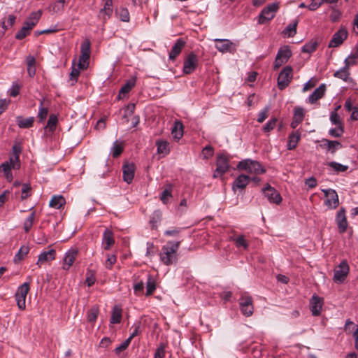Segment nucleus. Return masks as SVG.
Segmentation results:
<instances>
[{"instance_id":"b1692460","label":"nucleus","mask_w":358,"mask_h":358,"mask_svg":"<svg viewBox=\"0 0 358 358\" xmlns=\"http://www.w3.org/2000/svg\"><path fill=\"white\" fill-rule=\"evenodd\" d=\"M250 180V178L246 175H240L234 182L232 188L234 190L236 189H244Z\"/></svg>"},{"instance_id":"aec40b11","label":"nucleus","mask_w":358,"mask_h":358,"mask_svg":"<svg viewBox=\"0 0 358 358\" xmlns=\"http://www.w3.org/2000/svg\"><path fill=\"white\" fill-rule=\"evenodd\" d=\"M122 173L124 181L130 184L134 177L135 165L133 163L124 164L122 167Z\"/></svg>"},{"instance_id":"0eeeda50","label":"nucleus","mask_w":358,"mask_h":358,"mask_svg":"<svg viewBox=\"0 0 358 358\" xmlns=\"http://www.w3.org/2000/svg\"><path fill=\"white\" fill-rule=\"evenodd\" d=\"M292 69L290 66H285L280 73L278 78V87L280 90L287 87L292 78Z\"/></svg>"},{"instance_id":"e2e57ef3","label":"nucleus","mask_w":358,"mask_h":358,"mask_svg":"<svg viewBox=\"0 0 358 358\" xmlns=\"http://www.w3.org/2000/svg\"><path fill=\"white\" fill-rule=\"evenodd\" d=\"M214 153V150L212 146L210 145H206L202 150V154L203 155V157L206 159H208L209 157H212Z\"/></svg>"},{"instance_id":"de8ad7c7","label":"nucleus","mask_w":358,"mask_h":358,"mask_svg":"<svg viewBox=\"0 0 358 358\" xmlns=\"http://www.w3.org/2000/svg\"><path fill=\"white\" fill-rule=\"evenodd\" d=\"M317 45H318V43L317 41H311L309 43H306L302 47V52L310 54V53L313 52L317 49Z\"/></svg>"},{"instance_id":"dca6fc26","label":"nucleus","mask_w":358,"mask_h":358,"mask_svg":"<svg viewBox=\"0 0 358 358\" xmlns=\"http://www.w3.org/2000/svg\"><path fill=\"white\" fill-rule=\"evenodd\" d=\"M323 306V299L318 296L313 295L310 301V308L312 314L318 316L321 314Z\"/></svg>"},{"instance_id":"f3484780","label":"nucleus","mask_w":358,"mask_h":358,"mask_svg":"<svg viewBox=\"0 0 358 358\" xmlns=\"http://www.w3.org/2000/svg\"><path fill=\"white\" fill-rule=\"evenodd\" d=\"M78 254V250L76 248H71L66 252L65 257L64 258V264L62 266L63 269H69V268L72 266L74 261L76 260Z\"/></svg>"},{"instance_id":"ea45409f","label":"nucleus","mask_w":358,"mask_h":358,"mask_svg":"<svg viewBox=\"0 0 358 358\" xmlns=\"http://www.w3.org/2000/svg\"><path fill=\"white\" fill-rule=\"evenodd\" d=\"M33 29L29 24L24 23L23 27L16 34L15 38L19 40L24 38L29 34V31Z\"/></svg>"},{"instance_id":"f03ea898","label":"nucleus","mask_w":358,"mask_h":358,"mask_svg":"<svg viewBox=\"0 0 358 358\" xmlns=\"http://www.w3.org/2000/svg\"><path fill=\"white\" fill-rule=\"evenodd\" d=\"M237 168L239 170H245L250 173H254L257 175L264 173L266 171V169L259 162L250 159L240 162L237 165Z\"/></svg>"},{"instance_id":"412c9836","label":"nucleus","mask_w":358,"mask_h":358,"mask_svg":"<svg viewBox=\"0 0 358 358\" xmlns=\"http://www.w3.org/2000/svg\"><path fill=\"white\" fill-rule=\"evenodd\" d=\"M185 45V42L182 38L178 39L172 47L169 58L171 61H175L176 57L180 54L182 50Z\"/></svg>"},{"instance_id":"e433bc0d","label":"nucleus","mask_w":358,"mask_h":358,"mask_svg":"<svg viewBox=\"0 0 358 358\" xmlns=\"http://www.w3.org/2000/svg\"><path fill=\"white\" fill-rule=\"evenodd\" d=\"M298 22V20H295L292 23L289 24L283 31V34H287L288 37H293L296 34Z\"/></svg>"},{"instance_id":"f8f14e48","label":"nucleus","mask_w":358,"mask_h":358,"mask_svg":"<svg viewBox=\"0 0 358 358\" xmlns=\"http://www.w3.org/2000/svg\"><path fill=\"white\" fill-rule=\"evenodd\" d=\"M292 56L291 50L287 48H281L278 50L274 62V68L278 69L283 64L286 63Z\"/></svg>"},{"instance_id":"2f4dec72","label":"nucleus","mask_w":358,"mask_h":358,"mask_svg":"<svg viewBox=\"0 0 358 358\" xmlns=\"http://www.w3.org/2000/svg\"><path fill=\"white\" fill-rule=\"evenodd\" d=\"M34 117H30L23 119L22 117H17V124L20 128H30L33 126Z\"/></svg>"},{"instance_id":"0e129e2a","label":"nucleus","mask_w":358,"mask_h":358,"mask_svg":"<svg viewBox=\"0 0 358 358\" xmlns=\"http://www.w3.org/2000/svg\"><path fill=\"white\" fill-rule=\"evenodd\" d=\"M324 2V0H312L310 5L308 6V8L314 11L317 10Z\"/></svg>"},{"instance_id":"c9c22d12","label":"nucleus","mask_w":358,"mask_h":358,"mask_svg":"<svg viewBox=\"0 0 358 358\" xmlns=\"http://www.w3.org/2000/svg\"><path fill=\"white\" fill-rule=\"evenodd\" d=\"M122 319V309L115 306L113 308L112 315L110 317V322L112 324H118L121 322Z\"/></svg>"},{"instance_id":"7ed1b4c3","label":"nucleus","mask_w":358,"mask_h":358,"mask_svg":"<svg viewBox=\"0 0 358 358\" xmlns=\"http://www.w3.org/2000/svg\"><path fill=\"white\" fill-rule=\"evenodd\" d=\"M278 8L279 6L277 3L269 4L264 8L259 15V24H263L271 21L275 17Z\"/></svg>"},{"instance_id":"79ce46f5","label":"nucleus","mask_w":358,"mask_h":358,"mask_svg":"<svg viewBox=\"0 0 358 358\" xmlns=\"http://www.w3.org/2000/svg\"><path fill=\"white\" fill-rule=\"evenodd\" d=\"M112 7H113V1L112 0H106L104 3L103 8L100 10L98 17H101V15H102V13L103 12H106L107 17H111L112 13H113Z\"/></svg>"},{"instance_id":"680f3d73","label":"nucleus","mask_w":358,"mask_h":358,"mask_svg":"<svg viewBox=\"0 0 358 358\" xmlns=\"http://www.w3.org/2000/svg\"><path fill=\"white\" fill-rule=\"evenodd\" d=\"M31 187L29 184H23L22 188V199H25L30 196Z\"/></svg>"},{"instance_id":"338daca9","label":"nucleus","mask_w":358,"mask_h":358,"mask_svg":"<svg viewBox=\"0 0 358 358\" xmlns=\"http://www.w3.org/2000/svg\"><path fill=\"white\" fill-rule=\"evenodd\" d=\"M165 356V347L164 344H161L155 353V358H164Z\"/></svg>"},{"instance_id":"58836bf2","label":"nucleus","mask_w":358,"mask_h":358,"mask_svg":"<svg viewBox=\"0 0 358 358\" xmlns=\"http://www.w3.org/2000/svg\"><path fill=\"white\" fill-rule=\"evenodd\" d=\"M334 76L344 81H347L350 76V70L348 69V67L344 66L336 71L334 73Z\"/></svg>"},{"instance_id":"864d4df0","label":"nucleus","mask_w":358,"mask_h":358,"mask_svg":"<svg viewBox=\"0 0 358 358\" xmlns=\"http://www.w3.org/2000/svg\"><path fill=\"white\" fill-rule=\"evenodd\" d=\"M305 116L304 110L301 107H296L294 108V116L293 118L299 121V122H302Z\"/></svg>"},{"instance_id":"20e7f679","label":"nucleus","mask_w":358,"mask_h":358,"mask_svg":"<svg viewBox=\"0 0 358 358\" xmlns=\"http://www.w3.org/2000/svg\"><path fill=\"white\" fill-rule=\"evenodd\" d=\"M30 289L29 283L24 282L20 285L15 293V300L19 309L24 310L26 307L25 300Z\"/></svg>"},{"instance_id":"6ab92c4d","label":"nucleus","mask_w":358,"mask_h":358,"mask_svg":"<svg viewBox=\"0 0 358 358\" xmlns=\"http://www.w3.org/2000/svg\"><path fill=\"white\" fill-rule=\"evenodd\" d=\"M55 257L56 251L55 249L52 248L48 251H44L39 255L36 264L41 267L43 264L54 260Z\"/></svg>"},{"instance_id":"13d9d810","label":"nucleus","mask_w":358,"mask_h":358,"mask_svg":"<svg viewBox=\"0 0 358 358\" xmlns=\"http://www.w3.org/2000/svg\"><path fill=\"white\" fill-rule=\"evenodd\" d=\"M277 122L276 118H272L263 127V130L265 132H269L270 131L273 130L274 127H275Z\"/></svg>"},{"instance_id":"9b49d317","label":"nucleus","mask_w":358,"mask_h":358,"mask_svg":"<svg viewBox=\"0 0 358 358\" xmlns=\"http://www.w3.org/2000/svg\"><path fill=\"white\" fill-rule=\"evenodd\" d=\"M327 199L325 205L330 208H336L339 205L338 196L336 192L332 189H322Z\"/></svg>"},{"instance_id":"09e8293b","label":"nucleus","mask_w":358,"mask_h":358,"mask_svg":"<svg viewBox=\"0 0 358 358\" xmlns=\"http://www.w3.org/2000/svg\"><path fill=\"white\" fill-rule=\"evenodd\" d=\"M123 152V146L122 143H118L117 141L113 143L111 148V153L114 158L118 157Z\"/></svg>"},{"instance_id":"c756f323","label":"nucleus","mask_w":358,"mask_h":358,"mask_svg":"<svg viewBox=\"0 0 358 358\" xmlns=\"http://www.w3.org/2000/svg\"><path fill=\"white\" fill-rule=\"evenodd\" d=\"M42 15V11L38 10L36 12H32L28 19L24 22L25 24H29L31 27H34L38 20H40Z\"/></svg>"},{"instance_id":"39448f33","label":"nucleus","mask_w":358,"mask_h":358,"mask_svg":"<svg viewBox=\"0 0 358 358\" xmlns=\"http://www.w3.org/2000/svg\"><path fill=\"white\" fill-rule=\"evenodd\" d=\"M81 55L79 58L78 67L80 69H86L89 64L90 55V41L85 40L80 47Z\"/></svg>"},{"instance_id":"2eb2a0df","label":"nucleus","mask_w":358,"mask_h":358,"mask_svg":"<svg viewBox=\"0 0 358 358\" xmlns=\"http://www.w3.org/2000/svg\"><path fill=\"white\" fill-rule=\"evenodd\" d=\"M348 31L345 28H341L338 31H336L332 37L331 40L329 47V48H335L341 45L343 41L347 38Z\"/></svg>"},{"instance_id":"3c124183","label":"nucleus","mask_w":358,"mask_h":358,"mask_svg":"<svg viewBox=\"0 0 358 358\" xmlns=\"http://www.w3.org/2000/svg\"><path fill=\"white\" fill-rule=\"evenodd\" d=\"M330 167H331L336 172H345L348 169V166L343 165L338 162H331L328 164Z\"/></svg>"},{"instance_id":"5701e85b","label":"nucleus","mask_w":358,"mask_h":358,"mask_svg":"<svg viewBox=\"0 0 358 358\" xmlns=\"http://www.w3.org/2000/svg\"><path fill=\"white\" fill-rule=\"evenodd\" d=\"M215 42V48L217 50L221 52H231V48L233 45V43L227 39H219L216 38L214 40Z\"/></svg>"},{"instance_id":"49530a36","label":"nucleus","mask_w":358,"mask_h":358,"mask_svg":"<svg viewBox=\"0 0 358 358\" xmlns=\"http://www.w3.org/2000/svg\"><path fill=\"white\" fill-rule=\"evenodd\" d=\"M35 215H36L35 211H33L28 216V217L25 220V221L24 222L23 227H24V230L26 233H28L30 231V229H31V227L33 226L34 220L35 219Z\"/></svg>"},{"instance_id":"37998d69","label":"nucleus","mask_w":358,"mask_h":358,"mask_svg":"<svg viewBox=\"0 0 358 358\" xmlns=\"http://www.w3.org/2000/svg\"><path fill=\"white\" fill-rule=\"evenodd\" d=\"M341 108V106L336 107V108L331 113L330 120L333 124L337 125L338 127L343 126L340 116L337 113V110Z\"/></svg>"},{"instance_id":"a878e982","label":"nucleus","mask_w":358,"mask_h":358,"mask_svg":"<svg viewBox=\"0 0 358 358\" xmlns=\"http://www.w3.org/2000/svg\"><path fill=\"white\" fill-rule=\"evenodd\" d=\"M12 169H13V164H10V161H6L2 163L0 166V172L3 173L6 179L8 182H11L13 180Z\"/></svg>"},{"instance_id":"5fc2aeb1","label":"nucleus","mask_w":358,"mask_h":358,"mask_svg":"<svg viewBox=\"0 0 358 358\" xmlns=\"http://www.w3.org/2000/svg\"><path fill=\"white\" fill-rule=\"evenodd\" d=\"M234 241L237 248L243 247L245 250L248 248V244L245 241L244 236H238L234 238Z\"/></svg>"},{"instance_id":"9d476101","label":"nucleus","mask_w":358,"mask_h":358,"mask_svg":"<svg viewBox=\"0 0 358 358\" xmlns=\"http://www.w3.org/2000/svg\"><path fill=\"white\" fill-rule=\"evenodd\" d=\"M198 66V58L193 52H190L184 60L183 73L190 74L196 69Z\"/></svg>"},{"instance_id":"bb28decb","label":"nucleus","mask_w":358,"mask_h":358,"mask_svg":"<svg viewBox=\"0 0 358 358\" xmlns=\"http://www.w3.org/2000/svg\"><path fill=\"white\" fill-rule=\"evenodd\" d=\"M115 243L113 234L109 229H106L103 234V244L104 249L108 250Z\"/></svg>"},{"instance_id":"c03bdc74","label":"nucleus","mask_w":358,"mask_h":358,"mask_svg":"<svg viewBox=\"0 0 358 358\" xmlns=\"http://www.w3.org/2000/svg\"><path fill=\"white\" fill-rule=\"evenodd\" d=\"M65 0H58L50 6L53 13H62L64 8Z\"/></svg>"},{"instance_id":"a18cd8bd","label":"nucleus","mask_w":358,"mask_h":358,"mask_svg":"<svg viewBox=\"0 0 358 358\" xmlns=\"http://www.w3.org/2000/svg\"><path fill=\"white\" fill-rule=\"evenodd\" d=\"M135 85V80H128L120 89L119 92V97H121L122 94H127L130 92V90L134 87Z\"/></svg>"},{"instance_id":"ddd939ff","label":"nucleus","mask_w":358,"mask_h":358,"mask_svg":"<svg viewBox=\"0 0 358 358\" xmlns=\"http://www.w3.org/2000/svg\"><path fill=\"white\" fill-rule=\"evenodd\" d=\"M264 196L271 203L279 204L282 201V197L280 193L271 185H267L262 189Z\"/></svg>"},{"instance_id":"423d86ee","label":"nucleus","mask_w":358,"mask_h":358,"mask_svg":"<svg viewBox=\"0 0 358 358\" xmlns=\"http://www.w3.org/2000/svg\"><path fill=\"white\" fill-rule=\"evenodd\" d=\"M216 169L213 173L214 178L222 176L229 169V158L225 154L220 155L216 162Z\"/></svg>"},{"instance_id":"7c9ffc66","label":"nucleus","mask_w":358,"mask_h":358,"mask_svg":"<svg viewBox=\"0 0 358 358\" xmlns=\"http://www.w3.org/2000/svg\"><path fill=\"white\" fill-rule=\"evenodd\" d=\"M171 133L175 139L180 140L183 135L182 124L180 122H176Z\"/></svg>"},{"instance_id":"f704fd0d","label":"nucleus","mask_w":358,"mask_h":358,"mask_svg":"<svg viewBox=\"0 0 358 358\" xmlns=\"http://www.w3.org/2000/svg\"><path fill=\"white\" fill-rule=\"evenodd\" d=\"M157 153L166 155L169 152V143L166 141H157L156 142Z\"/></svg>"},{"instance_id":"cd10ccee","label":"nucleus","mask_w":358,"mask_h":358,"mask_svg":"<svg viewBox=\"0 0 358 358\" xmlns=\"http://www.w3.org/2000/svg\"><path fill=\"white\" fill-rule=\"evenodd\" d=\"M322 142L324 143L322 146L327 148L332 154L335 153L337 150L342 148L341 143L337 141L324 139Z\"/></svg>"},{"instance_id":"a211bd4d","label":"nucleus","mask_w":358,"mask_h":358,"mask_svg":"<svg viewBox=\"0 0 358 358\" xmlns=\"http://www.w3.org/2000/svg\"><path fill=\"white\" fill-rule=\"evenodd\" d=\"M22 152V148L20 145H14L12 148V155L9 157L10 164H13V169H20V155Z\"/></svg>"},{"instance_id":"603ef678","label":"nucleus","mask_w":358,"mask_h":358,"mask_svg":"<svg viewBox=\"0 0 358 358\" xmlns=\"http://www.w3.org/2000/svg\"><path fill=\"white\" fill-rule=\"evenodd\" d=\"M99 313V309L97 307L91 308L87 313V320L90 322H94L96 321Z\"/></svg>"},{"instance_id":"774afa93","label":"nucleus","mask_w":358,"mask_h":358,"mask_svg":"<svg viewBox=\"0 0 358 358\" xmlns=\"http://www.w3.org/2000/svg\"><path fill=\"white\" fill-rule=\"evenodd\" d=\"M130 339L125 340L122 343H121L118 347H117L115 350L117 354L120 353L122 351L124 350L127 348L129 345L130 344Z\"/></svg>"},{"instance_id":"72a5a7b5","label":"nucleus","mask_w":358,"mask_h":358,"mask_svg":"<svg viewBox=\"0 0 358 358\" xmlns=\"http://www.w3.org/2000/svg\"><path fill=\"white\" fill-rule=\"evenodd\" d=\"M65 204V199L62 196H54L50 201V206L59 209Z\"/></svg>"},{"instance_id":"473e14b6","label":"nucleus","mask_w":358,"mask_h":358,"mask_svg":"<svg viewBox=\"0 0 358 358\" xmlns=\"http://www.w3.org/2000/svg\"><path fill=\"white\" fill-rule=\"evenodd\" d=\"M156 289V282L151 275H148V280L146 282V296H150Z\"/></svg>"},{"instance_id":"a19ab883","label":"nucleus","mask_w":358,"mask_h":358,"mask_svg":"<svg viewBox=\"0 0 358 358\" xmlns=\"http://www.w3.org/2000/svg\"><path fill=\"white\" fill-rule=\"evenodd\" d=\"M29 251V248L28 246L23 245L22 246L17 253L15 255L14 257V262L17 263L22 260L24 257L28 254Z\"/></svg>"},{"instance_id":"052dcab7","label":"nucleus","mask_w":358,"mask_h":358,"mask_svg":"<svg viewBox=\"0 0 358 358\" xmlns=\"http://www.w3.org/2000/svg\"><path fill=\"white\" fill-rule=\"evenodd\" d=\"M117 259L116 256L114 255H108V258L106 260L105 262V266L106 268L111 269L112 266L115 264L116 262Z\"/></svg>"},{"instance_id":"69168bd1","label":"nucleus","mask_w":358,"mask_h":358,"mask_svg":"<svg viewBox=\"0 0 358 358\" xmlns=\"http://www.w3.org/2000/svg\"><path fill=\"white\" fill-rule=\"evenodd\" d=\"M80 69H76V67H73L72 70L70 73V80L73 82L72 85L76 83L78 80V77L80 75Z\"/></svg>"},{"instance_id":"393cba45","label":"nucleus","mask_w":358,"mask_h":358,"mask_svg":"<svg viewBox=\"0 0 358 358\" xmlns=\"http://www.w3.org/2000/svg\"><path fill=\"white\" fill-rule=\"evenodd\" d=\"M57 122V116L55 114H51L49 117L47 124L44 128L46 135H50L53 134L56 129Z\"/></svg>"},{"instance_id":"4d7b16f0","label":"nucleus","mask_w":358,"mask_h":358,"mask_svg":"<svg viewBox=\"0 0 358 358\" xmlns=\"http://www.w3.org/2000/svg\"><path fill=\"white\" fill-rule=\"evenodd\" d=\"M343 132V126H340L338 127V128H333L329 130V134L335 138L341 137Z\"/></svg>"},{"instance_id":"c85d7f7f","label":"nucleus","mask_w":358,"mask_h":358,"mask_svg":"<svg viewBox=\"0 0 358 358\" xmlns=\"http://www.w3.org/2000/svg\"><path fill=\"white\" fill-rule=\"evenodd\" d=\"M301 138V134L299 131H296L291 134L289 136L287 149L292 150L296 148L297 143Z\"/></svg>"},{"instance_id":"bf43d9fd","label":"nucleus","mask_w":358,"mask_h":358,"mask_svg":"<svg viewBox=\"0 0 358 358\" xmlns=\"http://www.w3.org/2000/svg\"><path fill=\"white\" fill-rule=\"evenodd\" d=\"M269 110L270 107L267 106L264 108L262 111L259 112L257 118V121L259 122L262 123L267 118Z\"/></svg>"},{"instance_id":"1a4fd4ad","label":"nucleus","mask_w":358,"mask_h":358,"mask_svg":"<svg viewBox=\"0 0 358 358\" xmlns=\"http://www.w3.org/2000/svg\"><path fill=\"white\" fill-rule=\"evenodd\" d=\"M349 266L346 261H343L334 270V280L341 283L345 280L349 273Z\"/></svg>"},{"instance_id":"6e6d98bb","label":"nucleus","mask_w":358,"mask_h":358,"mask_svg":"<svg viewBox=\"0 0 358 358\" xmlns=\"http://www.w3.org/2000/svg\"><path fill=\"white\" fill-rule=\"evenodd\" d=\"M43 101H41V105L39 107V110H38V117L40 122H43L46 119V117L48 115V109L47 108L43 107Z\"/></svg>"},{"instance_id":"4468645a","label":"nucleus","mask_w":358,"mask_h":358,"mask_svg":"<svg viewBox=\"0 0 358 358\" xmlns=\"http://www.w3.org/2000/svg\"><path fill=\"white\" fill-rule=\"evenodd\" d=\"M336 222L337 224L338 231L341 234H343L346 231L348 227V222L345 215V208H341L337 212L336 216Z\"/></svg>"},{"instance_id":"4c0bfd02","label":"nucleus","mask_w":358,"mask_h":358,"mask_svg":"<svg viewBox=\"0 0 358 358\" xmlns=\"http://www.w3.org/2000/svg\"><path fill=\"white\" fill-rule=\"evenodd\" d=\"M116 15L122 22H128L130 20L129 13L126 8L120 7L116 9Z\"/></svg>"},{"instance_id":"4be33fe9","label":"nucleus","mask_w":358,"mask_h":358,"mask_svg":"<svg viewBox=\"0 0 358 358\" xmlns=\"http://www.w3.org/2000/svg\"><path fill=\"white\" fill-rule=\"evenodd\" d=\"M326 92V85L324 84L320 85L316 88L314 92L309 96L308 101L310 103H315L319 99L322 98Z\"/></svg>"},{"instance_id":"8fccbe9b","label":"nucleus","mask_w":358,"mask_h":358,"mask_svg":"<svg viewBox=\"0 0 358 358\" xmlns=\"http://www.w3.org/2000/svg\"><path fill=\"white\" fill-rule=\"evenodd\" d=\"M171 189V185H169L163 191L160 196V199L163 203L166 204L169 201V199L172 196Z\"/></svg>"},{"instance_id":"6e6552de","label":"nucleus","mask_w":358,"mask_h":358,"mask_svg":"<svg viewBox=\"0 0 358 358\" xmlns=\"http://www.w3.org/2000/svg\"><path fill=\"white\" fill-rule=\"evenodd\" d=\"M239 306L241 313L246 317H250L252 315L254 307L252 305V299L248 295H243L239 301Z\"/></svg>"},{"instance_id":"f257e3e1","label":"nucleus","mask_w":358,"mask_h":358,"mask_svg":"<svg viewBox=\"0 0 358 358\" xmlns=\"http://www.w3.org/2000/svg\"><path fill=\"white\" fill-rule=\"evenodd\" d=\"M180 242L169 241L167 245L162 248L159 253L160 261L166 266L175 264L178 262V257L177 251L180 247Z\"/></svg>"}]
</instances>
